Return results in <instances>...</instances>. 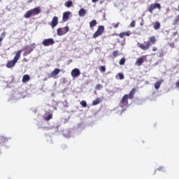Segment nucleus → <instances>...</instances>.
Here are the masks:
<instances>
[{"mask_svg": "<svg viewBox=\"0 0 179 179\" xmlns=\"http://www.w3.org/2000/svg\"><path fill=\"white\" fill-rule=\"evenodd\" d=\"M156 41H157V39H156V36H151L148 38V41H145L144 43H138L137 45L139 48H141V50L146 51L149 48H150L151 45L156 44Z\"/></svg>", "mask_w": 179, "mask_h": 179, "instance_id": "1", "label": "nucleus"}, {"mask_svg": "<svg viewBox=\"0 0 179 179\" xmlns=\"http://www.w3.org/2000/svg\"><path fill=\"white\" fill-rule=\"evenodd\" d=\"M135 90H131L129 94H124L120 101L121 108H124L128 105V99H132L134 96L135 95Z\"/></svg>", "mask_w": 179, "mask_h": 179, "instance_id": "2", "label": "nucleus"}, {"mask_svg": "<svg viewBox=\"0 0 179 179\" xmlns=\"http://www.w3.org/2000/svg\"><path fill=\"white\" fill-rule=\"evenodd\" d=\"M22 50H18L15 56L14 57L13 59L8 61L6 63V68H13V66L16 65V64L17 63V61L20 59V55L22 54Z\"/></svg>", "mask_w": 179, "mask_h": 179, "instance_id": "3", "label": "nucleus"}, {"mask_svg": "<svg viewBox=\"0 0 179 179\" xmlns=\"http://www.w3.org/2000/svg\"><path fill=\"white\" fill-rule=\"evenodd\" d=\"M40 13H41V8H40V7H36L33 9L28 10L24 15V17L25 19H29L31 16H36V15H40Z\"/></svg>", "mask_w": 179, "mask_h": 179, "instance_id": "4", "label": "nucleus"}, {"mask_svg": "<svg viewBox=\"0 0 179 179\" xmlns=\"http://www.w3.org/2000/svg\"><path fill=\"white\" fill-rule=\"evenodd\" d=\"M104 33V26L100 25L98 27V29L93 34L92 37L93 38H97V37H99V36H101Z\"/></svg>", "mask_w": 179, "mask_h": 179, "instance_id": "5", "label": "nucleus"}, {"mask_svg": "<svg viewBox=\"0 0 179 179\" xmlns=\"http://www.w3.org/2000/svg\"><path fill=\"white\" fill-rule=\"evenodd\" d=\"M68 31H69V27L68 26L57 29V36H64L66 34Z\"/></svg>", "mask_w": 179, "mask_h": 179, "instance_id": "6", "label": "nucleus"}, {"mask_svg": "<svg viewBox=\"0 0 179 179\" xmlns=\"http://www.w3.org/2000/svg\"><path fill=\"white\" fill-rule=\"evenodd\" d=\"M55 43V41H54V39L52 38H50L44 39L42 42V44L43 45H44V47H50V45H54Z\"/></svg>", "mask_w": 179, "mask_h": 179, "instance_id": "7", "label": "nucleus"}, {"mask_svg": "<svg viewBox=\"0 0 179 179\" xmlns=\"http://www.w3.org/2000/svg\"><path fill=\"white\" fill-rule=\"evenodd\" d=\"M155 9H162V6H160V3H155L151 4L149 7L148 12H150V13H153V10H155Z\"/></svg>", "mask_w": 179, "mask_h": 179, "instance_id": "8", "label": "nucleus"}, {"mask_svg": "<svg viewBox=\"0 0 179 179\" xmlns=\"http://www.w3.org/2000/svg\"><path fill=\"white\" fill-rule=\"evenodd\" d=\"M33 45H34V43L24 47V55H29L34 50L35 47H33Z\"/></svg>", "mask_w": 179, "mask_h": 179, "instance_id": "9", "label": "nucleus"}, {"mask_svg": "<svg viewBox=\"0 0 179 179\" xmlns=\"http://www.w3.org/2000/svg\"><path fill=\"white\" fill-rule=\"evenodd\" d=\"M57 24H58V17L55 16L53 17L52 21L50 22V25L52 27V29H54L55 27H56Z\"/></svg>", "mask_w": 179, "mask_h": 179, "instance_id": "10", "label": "nucleus"}, {"mask_svg": "<svg viewBox=\"0 0 179 179\" xmlns=\"http://www.w3.org/2000/svg\"><path fill=\"white\" fill-rule=\"evenodd\" d=\"M80 75V71L79 70V69H73L71 71V76L72 78H78V76H79Z\"/></svg>", "mask_w": 179, "mask_h": 179, "instance_id": "11", "label": "nucleus"}, {"mask_svg": "<svg viewBox=\"0 0 179 179\" xmlns=\"http://www.w3.org/2000/svg\"><path fill=\"white\" fill-rule=\"evenodd\" d=\"M71 15V12L66 11L63 13V22H68L69 20V15Z\"/></svg>", "mask_w": 179, "mask_h": 179, "instance_id": "12", "label": "nucleus"}, {"mask_svg": "<svg viewBox=\"0 0 179 179\" xmlns=\"http://www.w3.org/2000/svg\"><path fill=\"white\" fill-rule=\"evenodd\" d=\"M145 62V57H138L136 62V65L137 66H141V65H142V64Z\"/></svg>", "mask_w": 179, "mask_h": 179, "instance_id": "13", "label": "nucleus"}, {"mask_svg": "<svg viewBox=\"0 0 179 179\" xmlns=\"http://www.w3.org/2000/svg\"><path fill=\"white\" fill-rule=\"evenodd\" d=\"M61 72L59 69H55L53 71L50 73V78H55Z\"/></svg>", "mask_w": 179, "mask_h": 179, "instance_id": "14", "label": "nucleus"}, {"mask_svg": "<svg viewBox=\"0 0 179 179\" xmlns=\"http://www.w3.org/2000/svg\"><path fill=\"white\" fill-rule=\"evenodd\" d=\"M131 36V31H126V32H122L119 34V37L120 38H124V37H129Z\"/></svg>", "mask_w": 179, "mask_h": 179, "instance_id": "15", "label": "nucleus"}, {"mask_svg": "<svg viewBox=\"0 0 179 179\" xmlns=\"http://www.w3.org/2000/svg\"><path fill=\"white\" fill-rule=\"evenodd\" d=\"M29 80H30V76L29 74L24 75L22 80V83H27Z\"/></svg>", "mask_w": 179, "mask_h": 179, "instance_id": "16", "label": "nucleus"}, {"mask_svg": "<svg viewBox=\"0 0 179 179\" xmlns=\"http://www.w3.org/2000/svg\"><path fill=\"white\" fill-rule=\"evenodd\" d=\"M163 82V80H158L154 84V87L157 90L160 88V86H162V83Z\"/></svg>", "mask_w": 179, "mask_h": 179, "instance_id": "17", "label": "nucleus"}, {"mask_svg": "<svg viewBox=\"0 0 179 179\" xmlns=\"http://www.w3.org/2000/svg\"><path fill=\"white\" fill-rule=\"evenodd\" d=\"M86 15V10H85V8H81L79 11H78V15L80 17H83V16H85Z\"/></svg>", "mask_w": 179, "mask_h": 179, "instance_id": "18", "label": "nucleus"}, {"mask_svg": "<svg viewBox=\"0 0 179 179\" xmlns=\"http://www.w3.org/2000/svg\"><path fill=\"white\" fill-rule=\"evenodd\" d=\"M101 99L100 98H97L94 101H92V106L99 105L101 103Z\"/></svg>", "mask_w": 179, "mask_h": 179, "instance_id": "19", "label": "nucleus"}, {"mask_svg": "<svg viewBox=\"0 0 179 179\" xmlns=\"http://www.w3.org/2000/svg\"><path fill=\"white\" fill-rule=\"evenodd\" d=\"M97 24V21L96 20H93L90 22V29H93L94 26Z\"/></svg>", "mask_w": 179, "mask_h": 179, "instance_id": "20", "label": "nucleus"}, {"mask_svg": "<svg viewBox=\"0 0 179 179\" xmlns=\"http://www.w3.org/2000/svg\"><path fill=\"white\" fill-rule=\"evenodd\" d=\"M153 27L155 30H159V29H160V22H155L153 24Z\"/></svg>", "mask_w": 179, "mask_h": 179, "instance_id": "21", "label": "nucleus"}, {"mask_svg": "<svg viewBox=\"0 0 179 179\" xmlns=\"http://www.w3.org/2000/svg\"><path fill=\"white\" fill-rule=\"evenodd\" d=\"M73 3L72 2V1H68L64 3V5H65V6H66V8H71V6H72Z\"/></svg>", "mask_w": 179, "mask_h": 179, "instance_id": "22", "label": "nucleus"}, {"mask_svg": "<svg viewBox=\"0 0 179 179\" xmlns=\"http://www.w3.org/2000/svg\"><path fill=\"white\" fill-rule=\"evenodd\" d=\"M52 118V115L49 114L48 116L44 117L45 121H49Z\"/></svg>", "mask_w": 179, "mask_h": 179, "instance_id": "23", "label": "nucleus"}, {"mask_svg": "<svg viewBox=\"0 0 179 179\" xmlns=\"http://www.w3.org/2000/svg\"><path fill=\"white\" fill-rule=\"evenodd\" d=\"M120 65H124L125 64V57H122L120 62H119Z\"/></svg>", "mask_w": 179, "mask_h": 179, "instance_id": "24", "label": "nucleus"}, {"mask_svg": "<svg viewBox=\"0 0 179 179\" xmlns=\"http://www.w3.org/2000/svg\"><path fill=\"white\" fill-rule=\"evenodd\" d=\"M100 72H106V66H101L99 69Z\"/></svg>", "mask_w": 179, "mask_h": 179, "instance_id": "25", "label": "nucleus"}, {"mask_svg": "<svg viewBox=\"0 0 179 179\" xmlns=\"http://www.w3.org/2000/svg\"><path fill=\"white\" fill-rule=\"evenodd\" d=\"M80 105L83 106V108H86L87 106V102L85 101H81Z\"/></svg>", "mask_w": 179, "mask_h": 179, "instance_id": "26", "label": "nucleus"}, {"mask_svg": "<svg viewBox=\"0 0 179 179\" xmlns=\"http://www.w3.org/2000/svg\"><path fill=\"white\" fill-rule=\"evenodd\" d=\"M118 54H119V52H118V50H115V51H113V57H118Z\"/></svg>", "mask_w": 179, "mask_h": 179, "instance_id": "27", "label": "nucleus"}, {"mask_svg": "<svg viewBox=\"0 0 179 179\" xmlns=\"http://www.w3.org/2000/svg\"><path fill=\"white\" fill-rule=\"evenodd\" d=\"M118 76L120 80H122V79H124V74H122V73H119Z\"/></svg>", "mask_w": 179, "mask_h": 179, "instance_id": "28", "label": "nucleus"}, {"mask_svg": "<svg viewBox=\"0 0 179 179\" xmlns=\"http://www.w3.org/2000/svg\"><path fill=\"white\" fill-rule=\"evenodd\" d=\"M5 141H6V138H5L4 137L0 136V143H4Z\"/></svg>", "mask_w": 179, "mask_h": 179, "instance_id": "29", "label": "nucleus"}, {"mask_svg": "<svg viewBox=\"0 0 179 179\" xmlns=\"http://www.w3.org/2000/svg\"><path fill=\"white\" fill-rule=\"evenodd\" d=\"M131 27H135L136 26V22L135 20H133L130 24Z\"/></svg>", "mask_w": 179, "mask_h": 179, "instance_id": "30", "label": "nucleus"}, {"mask_svg": "<svg viewBox=\"0 0 179 179\" xmlns=\"http://www.w3.org/2000/svg\"><path fill=\"white\" fill-rule=\"evenodd\" d=\"M97 90H101V89H103V86L101 85H96Z\"/></svg>", "mask_w": 179, "mask_h": 179, "instance_id": "31", "label": "nucleus"}, {"mask_svg": "<svg viewBox=\"0 0 179 179\" xmlns=\"http://www.w3.org/2000/svg\"><path fill=\"white\" fill-rule=\"evenodd\" d=\"M178 22H179V20H178V18L176 19V20L173 21V26H176V24H177V23H178Z\"/></svg>", "mask_w": 179, "mask_h": 179, "instance_id": "32", "label": "nucleus"}, {"mask_svg": "<svg viewBox=\"0 0 179 179\" xmlns=\"http://www.w3.org/2000/svg\"><path fill=\"white\" fill-rule=\"evenodd\" d=\"M120 26V22H117V24H113L114 29H117V27Z\"/></svg>", "mask_w": 179, "mask_h": 179, "instance_id": "33", "label": "nucleus"}, {"mask_svg": "<svg viewBox=\"0 0 179 179\" xmlns=\"http://www.w3.org/2000/svg\"><path fill=\"white\" fill-rule=\"evenodd\" d=\"M157 170H158V171H164V167L160 166V167H159L158 169H157Z\"/></svg>", "mask_w": 179, "mask_h": 179, "instance_id": "34", "label": "nucleus"}, {"mask_svg": "<svg viewBox=\"0 0 179 179\" xmlns=\"http://www.w3.org/2000/svg\"><path fill=\"white\" fill-rule=\"evenodd\" d=\"M178 34V31H175V32L173 33V36L174 37H176V36H177Z\"/></svg>", "mask_w": 179, "mask_h": 179, "instance_id": "35", "label": "nucleus"}, {"mask_svg": "<svg viewBox=\"0 0 179 179\" xmlns=\"http://www.w3.org/2000/svg\"><path fill=\"white\" fill-rule=\"evenodd\" d=\"M152 51H157V48H156V47H153L152 48Z\"/></svg>", "mask_w": 179, "mask_h": 179, "instance_id": "36", "label": "nucleus"}, {"mask_svg": "<svg viewBox=\"0 0 179 179\" xmlns=\"http://www.w3.org/2000/svg\"><path fill=\"white\" fill-rule=\"evenodd\" d=\"M2 40H3V38L0 37V47H1V42L2 41Z\"/></svg>", "mask_w": 179, "mask_h": 179, "instance_id": "37", "label": "nucleus"}, {"mask_svg": "<svg viewBox=\"0 0 179 179\" xmlns=\"http://www.w3.org/2000/svg\"><path fill=\"white\" fill-rule=\"evenodd\" d=\"M97 1H99V0H92V2H93L94 3L97 2Z\"/></svg>", "mask_w": 179, "mask_h": 179, "instance_id": "38", "label": "nucleus"}, {"mask_svg": "<svg viewBox=\"0 0 179 179\" xmlns=\"http://www.w3.org/2000/svg\"><path fill=\"white\" fill-rule=\"evenodd\" d=\"M160 57H163V52L160 53Z\"/></svg>", "mask_w": 179, "mask_h": 179, "instance_id": "39", "label": "nucleus"}, {"mask_svg": "<svg viewBox=\"0 0 179 179\" xmlns=\"http://www.w3.org/2000/svg\"><path fill=\"white\" fill-rule=\"evenodd\" d=\"M132 90H135V89H132Z\"/></svg>", "mask_w": 179, "mask_h": 179, "instance_id": "40", "label": "nucleus"}]
</instances>
